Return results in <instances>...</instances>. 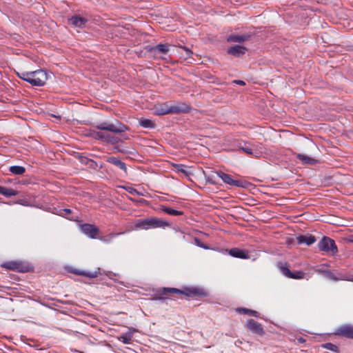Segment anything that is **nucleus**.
<instances>
[{"mask_svg": "<svg viewBox=\"0 0 353 353\" xmlns=\"http://www.w3.org/2000/svg\"><path fill=\"white\" fill-rule=\"evenodd\" d=\"M17 76L33 86H43L47 80V74L42 70L17 72Z\"/></svg>", "mask_w": 353, "mask_h": 353, "instance_id": "nucleus-3", "label": "nucleus"}, {"mask_svg": "<svg viewBox=\"0 0 353 353\" xmlns=\"http://www.w3.org/2000/svg\"><path fill=\"white\" fill-rule=\"evenodd\" d=\"M123 188L128 192L130 194L133 195H142L139 192H138L135 188L130 187V186H126L123 187Z\"/></svg>", "mask_w": 353, "mask_h": 353, "instance_id": "nucleus-31", "label": "nucleus"}, {"mask_svg": "<svg viewBox=\"0 0 353 353\" xmlns=\"http://www.w3.org/2000/svg\"><path fill=\"white\" fill-rule=\"evenodd\" d=\"M160 209H161V211H163L165 213H166L168 214H170V215L179 216V215L183 214V212L182 211H178V210L172 209V208H168V207L165 206V205H161Z\"/></svg>", "mask_w": 353, "mask_h": 353, "instance_id": "nucleus-23", "label": "nucleus"}, {"mask_svg": "<svg viewBox=\"0 0 353 353\" xmlns=\"http://www.w3.org/2000/svg\"><path fill=\"white\" fill-rule=\"evenodd\" d=\"M229 253L231 256L236 258L246 259L248 257V252L239 248H232L230 250Z\"/></svg>", "mask_w": 353, "mask_h": 353, "instance_id": "nucleus-19", "label": "nucleus"}, {"mask_svg": "<svg viewBox=\"0 0 353 353\" xmlns=\"http://www.w3.org/2000/svg\"><path fill=\"white\" fill-rule=\"evenodd\" d=\"M194 241H195V244L200 247V248H203L204 249H208V246L207 245H205L199 239H194Z\"/></svg>", "mask_w": 353, "mask_h": 353, "instance_id": "nucleus-35", "label": "nucleus"}, {"mask_svg": "<svg viewBox=\"0 0 353 353\" xmlns=\"http://www.w3.org/2000/svg\"><path fill=\"white\" fill-rule=\"evenodd\" d=\"M234 82L237 83V84H239V85H245V82L243 81H241V80H236Z\"/></svg>", "mask_w": 353, "mask_h": 353, "instance_id": "nucleus-37", "label": "nucleus"}, {"mask_svg": "<svg viewBox=\"0 0 353 353\" xmlns=\"http://www.w3.org/2000/svg\"><path fill=\"white\" fill-rule=\"evenodd\" d=\"M297 242L299 244H306L310 245L316 241V239L312 235H299L296 237Z\"/></svg>", "mask_w": 353, "mask_h": 353, "instance_id": "nucleus-15", "label": "nucleus"}, {"mask_svg": "<svg viewBox=\"0 0 353 353\" xmlns=\"http://www.w3.org/2000/svg\"><path fill=\"white\" fill-rule=\"evenodd\" d=\"M3 267L9 270H17L19 272H26L28 268L22 266V265L18 262H8L3 265Z\"/></svg>", "mask_w": 353, "mask_h": 353, "instance_id": "nucleus-16", "label": "nucleus"}, {"mask_svg": "<svg viewBox=\"0 0 353 353\" xmlns=\"http://www.w3.org/2000/svg\"><path fill=\"white\" fill-rule=\"evenodd\" d=\"M170 225L168 221H163L156 217L148 219H138L134 222V230H149L153 228H164Z\"/></svg>", "mask_w": 353, "mask_h": 353, "instance_id": "nucleus-4", "label": "nucleus"}, {"mask_svg": "<svg viewBox=\"0 0 353 353\" xmlns=\"http://www.w3.org/2000/svg\"><path fill=\"white\" fill-rule=\"evenodd\" d=\"M174 168L177 172L183 173L185 176H188L189 171L186 169V167L182 164L176 165Z\"/></svg>", "mask_w": 353, "mask_h": 353, "instance_id": "nucleus-30", "label": "nucleus"}, {"mask_svg": "<svg viewBox=\"0 0 353 353\" xmlns=\"http://www.w3.org/2000/svg\"><path fill=\"white\" fill-rule=\"evenodd\" d=\"M246 48L241 46H234L228 50V53L236 57L245 54Z\"/></svg>", "mask_w": 353, "mask_h": 353, "instance_id": "nucleus-18", "label": "nucleus"}, {"mask_svg": "<svg viewBox=\"0 0 353 353\" xmlns=\"http://www.w3.org/2000/svg\"><path fill=\"white\" fill-rule=\"evenodd\" d=\"M140 125L146 128H154V123L150 119H141L139 121Z\"/></svg>", "mask_w": 353, "mask_h": 353, "instance_id": "nucleus-26", "label": "nucleus"}, {"mask_svg": "<svg viewBox=\"0 0 353 353\" xmlns=\"http://www.w3.org/2000/svg\"><path fill=\"white\" fill-rule=\"evenodd\" d=\"M336 334L347 338L353 339V325H342L339 327Z\"/></svg>", "mask_w": 353, "mask_h": 353, "instance_id": "nucleus-13", "label": "nucleus"}, {"mask_svg": "<svg viewBox=\"0 0 353 353\" xmlns=\"http://www.w3.org/2000/svg\"><path fill=\"white\" fill-rule=\"evenodd\" d=\"M296 157L305 164L313 165L316 161L314 159L301 154H298Z\"/></svg>", "mask_w": 353, "mask_h": 353, "instance_id": "nucleus-22", "label": "nucleus"}, {"mask_svg": "<svg viewBox=\"0 0 353 353\" xmlns=\"http://www.w3.org/2000/svg\"><path fill=\"white\" fill-rule=\"evenodd\" d=\"M218 176L221 178L223 181L228 185L236 186V187H244V183L241 181L234 180L232 178V176L228 174H225L223 172H216Z\"/></svg>", "mask_w": 353, "mask_h": 353, "instance_id": "nucleus-8", "label": "nucleus"}, {"mask_svg": "<svg viewBox=\"0 0 353 353\" xmlns=\"http://www.w3.org/2000/svg\"><path fill=\"white\" fill-rule=\"evenodd\" d=\"M95 128L99 130V131L94 130H90L88 135L93 139L112 144L117 143L119 141V139L107 132L121 133L128 130L126 125L118 121H116L114 123L107 121L101 122L97 124Z\"/></svg>", "mask_w": 353, "mask_h": 353, "instance_id": "nucleus-1", "label": "nucleus"}, {"mask_svg": "<svg viewBox=\"0 0 353 353\" xmlns=\"http://www.w3.org/2000/svg\"><path fill=\"white\" fill-rule=\"evenodd\" d=\"M323 347H324L325 348H326L327 350L333 351V352H336L337 349H338L336 345H335L332 343H327L323 345Z\"/></svg>", "mask_w": 353, "mask_h": 353, "instance_id": "nucleus-32", "label": "nucleus"}, {"mask_svg": "<svg viewBox=\"0 0 353 353\" xmlns=\"http://www.w3.org/2000/svg\"><path fill=\"white\" fill-rule=\"evenodd\" d=\"M256 146H257V148H259V146H258V145H256ZM257 149H258L259 150L261 151V148H259H259H257Z\"/></svg>", "mask_w": 353, "mask_h": 353, "instance_id": "nucleus-42", "label": "nucleus"}, {"mask_svg": "<svg viewBox=\"0 0 353 353\" xmlns=\"http://www.w3.org/2000/svg\"><path fill=\"white\" fill-rule=\"evenodd\" d=\"M70 212H71V210H70V209H67V208H65V209H63V210H61L60 211L59 214H60L61 216H64L68 215V214H70Z\"/></svg>", "mask_w": 353, "mask_h": 353, "instance_id": "nucleus-36", "label": "nucleus"}, {"mask_svg": "<svg viewBox=\"0 0 353 353\" xmlns=\"http://www.w3.org/2000/svg\"><path fill=\"white\" fill-rule=\"evenodd\" d=\"M248 39V37L245 36V35L233 34V35H230L228 38V41H231V42L241 43V42H243L244 41L247 40Z\"/></svg>", "mask_w": 353, "mask_h": 353, "instance_id": "nucleus-24", "label": "nucleus"}, {"mask_svg": "<svg viewBox=\"0 0 353 353\" xmlns=\"http://www.w3.org/2000/svg\"><path fill=\"white\" fill-rule=\"evenodd\" d=\"M325 266H327V265L323 264L320 266L316 267L314 268V271L318 274H322L326 279L334 281H344L345 279H348L346 274L340 272L334 273L328 270H326L325 268Z\"/></svg>", "mask_w": 353, "mask_h": 353, "instance_id": "nucleus-5", "label": "nucleus"}, {"mask_svg": "<svg viewBox=\"0 0 353 353\" xmlns=\"http://www.w3.org/2000/svg\"><path fill=\"white\" fill-rule=\"evenodd\" d=\"M81 232L92 239L96 238L99 233V229L92 224H82L80 225Z\"/></svg>", "mask_w": 353, "mask_h": 353, "instance_id": "nucleus-9", "label": "nucleus"}, {"mask_svg": "<svg viewBox=\"0 0 353 353\" xmlns=\"http://www.w3.org/2000/svg\"><path fill=\"white\" fill-rule=\"evenodd\" d=\"M107 161L124 170L125 172L126 171V165L125 163L121 161L119 159L114 157H110L108 158Z\"/></svg>", "mask_w": 353, "mask_h": 353, "instance_id": "nucleus-20", "label": "nucleus"}, {"mask_svg": "<svg viewBox=\"0 0 353 353\" xmlns=\"http://www.w3.org/2000/svg\"><path fill=\"white\" fill-rule=\"evenodd\" d=\"M281 272L288 278H291L292 272L288 268L285 267L281 268Z\"/></svg>", "mask_w": 353, "mask_h": 353, "instance_id": "nucleus-34", "label": "nucleus"}, {"mask_svg": "<svg viewBox=\"0 0 353 353\" xmlns=\"http://www.w3.org/2000/svg\"><path fill=\"white\" fill-rule=\"evenodd\" d=\"M19 203L24 205L23 201H20Z\"/></svg>", "mask_w": 353, "mask_h": 353, "instance_id": "nucleus-41", "label": "nucleus"}, {"mask_svg": "<svg viewBox=\"0 0 353 353\" xmlns=\"http://www.w3.org/2000/svg\"><path fill=\"white\" fill-rule=\"evenodd\" d=\"M237 311L239 312L240 313L248 314L249 315H252V316H257V314H258V312L255 310L243 308V307L238 308Z\"/></svg>", "mask_w": 353, "mask_h": 353, "instance_id": "nucleus-28", "label": "nucleus"}, {"mask_svg": "<svg viewBox=\"0 0 353 353\" xmlns=\"http://www.w3.org/2000/svg\"><path fill=\"white\" fill-rule=\"evenodd\" d=\"M0 194L6 197H10L17 195L18 191L12 188H8L6 187L0 185Z\"/></svg>", "mask_w": 353, "mask_h": 353, "instance_id": "nucleus-21", "label": "nucleus"}, {"mask_svg": "<svg viewBox=\"0 0 353 353\" xmlns=\"http://www.w3.org/2000/svg\"><path fill=\"white\" fill-rule=\"evenodd\" d=\"M190 110L189 105L185 103L176 102L171 103L172 114H181L188 112Z\"/></svg>", "mask_w": 353, "mask_h": 353, "instance_id": "nucleus-11", "label": "nucleus"}, {"mask_svg": "<svg viewBox=\"0 0 353 353\" xmlns=\"http://www.w3.org/2000/svg\"><path fill=\"white\" fill-rule=\"evenodd\" d=\"M169 52V46L167 44L160 43L151 48V52L154 56L159 57V58L164 59L163 55H165Z\"/></svg>", "mask_w": 353, "mask_h": 353, "instance_id": "nucleus-10", "label": "nucleus"}, {"mask_svg": "<svg viewBox=\"0 0 353 353\" xmlns=\"http://www.w3.org/2000/svg\"><path fill=\"white\" fill-rule=\"evenodd\" d=\"M347 279H345L344 281H350L353 282V274L352 275H347Z\"/></svg>", "mask_w": 353, "mask_h": 353, "instance_id": "nucleus-38", "label": "nucleus"}, {"mask_svg": "<svg viewBox=\"0 0 353 353\" xmlns=\"http://www.w3.org/2000/svg\"><path fill=\"white\" fill-rule=\"evenodd\" d=\"M303 276H304V273L303 272L299 271V272H296L294 273L292 272L291 278L296 279H303Z\"/></svg>", "mask_w": 353, "mask_h": 353, "instance_id": "nucleus-33", "label": "nucleus"}, {"mask_svg": "<svg viewBox=\"0 0 353 353\" xmlns=\"http://www.w3.org/2000/svg\"><path fill=\"white\" fill-rule=\"evenodd\" d=\"M156 111L159 115L172 114L171 103H165L157 108Z\"/></svg>", "mask_w": 353, "mask_h": 353, "instance_id": "nucleus-17", "label": "nucleus"}, {"mask_svg": "<svg viewBox=\"0 0 353 353\" xmlns=\"http://www.w3.org/2000/svg\"><path fill=\"white\" fill-rule=\"evenodd\" d=\"M69 24L77 28H81L83 26L87 19L78 15H75L69 19Z\"/></svg>", "mask_w": 353, "mask_h": 353, "instance_id": "nucleus-14", "label": "nucleus"}, {"mask_svg": "<svg viewBox=\"0 0 353 353\" xmlns=\"http://www.w3.org/2000/svg\"><path fill=\"white\" fill-rule=\"evenodd\" d=\"M181 54L183 57L184 59H188L191 57L192 54V52L188 48L183 47L181 48Z\"/></svg>", "mask_w": 353, "mask_h": 353, "instance_id": "nucleus-29", "label": "nucleus"}, {"mask_svg": "<svg viewBox=\"0 0 353 353\" xmlns=\"http://www.w3.org/2000/svg\"><path fill=\"white\" fill-rule=\"evenodd\" d=\"M76 274H83V275L85 274H84V273H83V272H76Z\"/></svg>", "mask_w": 353, "mask_h": 353, "instance_id": "nucleus-40", "label": "nucleus"}, {"mask_svg": "<svg viewBox=\"0 0 353 353\" xmlns=\"http://www.w3.org/2000/svg\"><path fill=\"white\" fill-rule=\"evenodd\" d=\"M119 340L124 344H130L132 341V334H126L119 337Z\"/></svg>", "mask_w": 353, "mask_h": 353, "instance_id": "nucleus-27", "label": "nucleus"}, {"mask_svg": "<svg viewBox=\"0 0 353 353\" xmlns=\"http://www.w3.org/2000/svg\"><path fill=\"white\" fill-rule=\"evenodd\" d=\"M319 248L321 251L330 253L332 255L338 252L337 247L334 240L329 237H323L319 243Z\"/></svg>", "mask_w": 353, "mask_h": 353, "instance_id": "nucleus-6", "label": "nucleus"}, {"mask_svg": "<svg viewBox=\"0 0 353 353\" xmlns=\"http://www.w3.org/2000/svg\"><path fill=\"white\" fill-rule=\"evenodd\" d=\"M174 294H183L187 296H203L206 295L203 290L197 288H186L184 290L174 288H163L157 291L153 299L166 300L172 299Z\"/></svg>", "mask_w": 353, "mask_h": 353, "instance_id": "nucleus-2", "label": "nucleus"}, {"mask_svg": "<svg viewBox=\"0 0 353 353\" xmlns=\"http://www.w3.org/2000/svg\"><path fill=\"white\" fill-rule=\"evenodd\" d=\"M247 327L249 330H250L254 334H259L260 336H262L264 334V330L262 325L253 319H250L248 321Z\"/></svg>", "mask_w": 353, "mask_h": 353, "instance_id": "nucleus-12", "label": "nucleus"}, {"mask_svg": "<svg viewBox=\"0 0 353 353\" xmlns=\"http://www.w3.org/2000/svg\"><path fill=\"white\" fill-rule=\"evenodd\" d=\"M299 341L300 342H303V341H305V340H304V339H303L302 338H300V339H299Z\"/></svg>", "mask_w": 353, "mask_h": 353, "instance_id": "nucleus-39", "label": "nucleus"}, {"mask_svg": "<svg viewBox=\"0 0 353 353\" xmlns=\"http://www.w3.org/2000/svg\"><path fill=\"white\" fill-rule=\"evenodd\" d=\"M9 171L16 175H22L25 173L26 169L23 166L12 165L10 167Z\"/></svg>", "mask_w": 353, "mask_h": 353, "instance_id": "nucleus-25", "label": "nucleus"}, {"mask_svg": "<svg viewBox=\"0 0 353 353\" xmlns=\"http://www.w3.org/2000/svg\"><path fill=\"white\" fill-rule=\"evenodd\" d=\"M239 150L249 155H253L255 157H259L261 155L262 151L257 149L256 145L251 144L250 143H245L243 145H239Z\"/></svg>", "mask_w": 353, "mask_h": 353, "instance_id": "nucleus-7", "label": "nucleus"}]
</instances>
